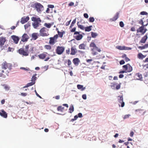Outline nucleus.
I'll return each instance as SVG.
<instances>
[{
    "label": "nucleus",
    "mask_w": 148,
    "mask_h": 148,
    "mask_svg": "<svg viewBox=\"0 0 148 148\" xmlns=\"http://www.w3.org/2000/svg\"><path fill=\"white\" fill-rule=\"evenodd\" d=\"M125 63L124 61L123 60H122L120 61L119 63L121 65L124 64Z\"/></svg>",
    "instance_id": "nucleus-50"
},
{
    "label": "nucleus",
    "mask_w": 148,
    "mask_h": 148,
    "mask_svg": "<svg viewBox=\"0 0 148 148\" xmlns=\"http://www.w3.org/2000/svg\"><path fill=\"white\" fill-rule=\"evenodd\" d=\"M82 97L83 99H86V96L85 94H84L82 95Z\"/></svg>",
    "instance_id": "nucleus-55"
},
{
    "label": "nucleus",
    "mask_w": 148,
    "mask_h": 148,
    "mask_svg": "<svg viewBox=\"0 0 148 148\" xmlns=\"http://www.w3.org/2000/svg\"><path fill=\"white\" fill-rule=\"evenodd\" d=\"M35 83V82H30L29 83H28L25 86H24L23 87V88L28 87L29 86H32Z\"/></svg>",
    "instance_id": "nucleus-25"
},
{
    "label": "nucleus",
    "mask_w": 148,
    "mask_h": 148,
    "mask_svg": "<svg viewBox=\"0 0 148 148\" xmlns=\"http://www.w3.org/2000/svg\"><path fill=\"white\" fill-rule=\"evenodd\" d=\"M119 13L118 12H116L115 15L112 18L110 19L111 21H116L119 18Z\"/></svg>",
    "instance_id": "nucleus-18"
},
{
    "label": "nucleus",
    "mask_w": 148,
    "mask_h": 148,
    "mask_svg": "<svg viewBox=\"0 0 148 148\" xmlns=\"http://www.w3.org/2000/svg\"><path fill=\"white\" fill-rule=\"evenodd\" d=\"M0 115L5 118H7L8 116L7 113L3 110H0Z\"/></svg>",
    "instance_id": "nucleus-13"
},
{
    "label": "nucleus",
    "mask_w": 148,
    "mask_h": 148,
    "mask_svg": "<svg viewBox=\"0 0 148 148\" xmlns=\"http://www.w3.org/2000/svg\"><path fill=\"white\" fill-rule=\"evenodd\" d=\"M12 66V65L10 63H7L6 61L4 62L2 64V68L4 69H11Z\"/></svg>",
    "instance_id": "nucleus-6"
},
{
    "label": "nucleus",
    "mask_w": 148,
    "mask_h": 148,
    "mask_svg": "<svg viewBox=\"0 0 148 148\" xmlns=\"http://www.w3.org/2000/svg\"><path fill=\"white\" fill-rule=\"evenodd\" d=\"M130 30L132 32L135 31V28L134 27H132L130 29Z\"/></svg>",
    "instance_id": "nucleus-53"
},
{
    "label": "nucleus",
    "mask_w": 148,
    "mask_h": 148,
    "mask_svg": "<svg viewBox=\"0 0 148 148\" xmlns=\"http://www.w3.org/2000/svg\"><path fill=\"white\" fill-rule=\"evenodd\" d=\"M48 7L49 8H53L54 7V6L53 5H48Z\"/></svg>",
    "instance_id": "nucleus-61"
},
{
    "label": "nucleus",
    "mask_w": 148,
    "mask_h": 148,
    "mask_svg": "<svg viewBox=\"0 0 148 148\" xmlns=\"http://www.w3.org/2000/svg\"><path fill=\"white\" fill-rule=\"evenodd\" d=\"M125 60L126 62H127L130 60V59L127 57H126L125 58Z\"/></svg>",
    "instance_id": "nucleus-64"
},
{
    "label": "nucleus",
    "mask_w": 148,
    "mask_h": 148,
    "mask_svg": "<svg viewBox=\"0 0 148 148\" xmlns=\"http://www.w3.org/2000/svg\"><path fill=\"white\" fill-rule=\"evenodd\" d=\"M84 16L86 18H87L88 17V16L87 14V13H84Z\"/></svg>",
    "instance_id": "nucleus-52"
},
{
    "label": "nucleus",
    "mask_w": 148,
    "mask_h": 148,
    "mask_svg": "<svg viewBox=\"0 0 148 148\" xmlns=\"http://www.w3.org/2000/svg\"><path fill=\"white\" fill-rule=\"evenodd\" d=\"M91 36L92 38H95L98 36V34L96 33L91 32Z\"/></svg>",
    "instance_id": "nucleus-30"
},
{
    "label": "nucleus",
    "mask_w": 148,
    "mask_h": 148,
    "mask_svg": "<svg viewBox=\"0 0 148 148\" xmlns=\"http://www.w3.org/2000/svg\"><path fill=\"white\" fill-rule=\"evenodd\" d=\"M126 73V71L124 70L121 71H120L119 72V73Z\"/></svg>",
    "instance_id": "nucleus-62"
},
{
    "label": "nucleus",
    "mask_w": 148,
    "mask_h": 148,
    "mask_svg": "<svg viewBox=\"0 0 148 148\" xmlns=\"http://www.w3.org/2000/svg\"><path fill=\"white\" fill-rule=\"evenodd\" d=\"M147 39V34L142 38L141 40L140 41V42L142 43H145Z\"/></svg>",
    "instance_id": "nucleus-19"
},
{
    "label": "nucleus",
    "mask_w": 148,
    "mask_h": 148,
    "mask_svg": "<svg viewBox=\"0 0 148 148\" xmlns=\"http://www.w3.org/2000/svg\"><path fill=\"white\" fill-rule=\"evenodd\" d=\"M29 17L28 16L26 17H22L21 19V22L22 24H23L27 22L29 19Z\"/></svg>",
    "instance_id": "nucleus-12"
},
{
    "label": "nucleus",
    "mask_w": 148,
    "mask_h": 148,
    "mask_svg": "<svg viewBox=\"0 0 148 148\" xmlns=\"http://www.w3.org/2000/svg\"><path fill=\"white\" fill-rule=\"evenodd\" d=\"M130 116V114H126L124 115L123 119H126L127 118H128Z\"/></svg>",
    "instance_id": "nucleus-45"
},
{
    "label": "nucleus",
    "mask_w": 148,
    "mask_h": 148,
    "mask_svg": "<svg viewBox=\"0 0 148 148\" xmlns=\"http://www.w3.org/2000/svg\"><path fill=\"white\" fill-rule=\"evenodd\" d=\"M123 69L126 71V73L130 72L133 70L132 67L129 64H127L126 65H123Z\"/></svg>",
    "instance_id": "nucleus-4"
},
{
    "label": "nucleus",
    "mask_w": 148,
    "mask_h": 148,
    "mask_svg": "<svg viewBox=\"0 0 148 148\" xmlns=\"http://www.w3.org/2000/svg\"><path fill=\"white\" fill-rule=\"evenodd\" d=\"M71 64V60H67V64L69 67H70V65Z\"/></svg>",
    "instance_id": "nucleus-43"
},
{
    "label": "nucleus",
    "mask_w": 148,
    "mask_h": 148,
    "mask_svg": "<svg viewBox=\"0 0 148 148\" xmlns=\"http://www.w3.org/2000/svg\"><path fill=\"white\" fill-rule=\"evenodd\" d=\"M29 48V45H27L25 47V51L27 52H29L28 49Z\"/></svg>",
    "instance_id": "nucleus-42"
},
{
    "label": "nucleus",
    "mask_w": 148,
    "mask_h": 148,
    "mask_svg": "<svg viewBox=\"0 0 148 148\" xmlns=\"http://www.w3.org/2000/svg\"><path fill=\"white\" fill-rule=\"evenodd\" d=\"M35 92L36 96L40 98H42L37 93L36 91L35 90Z\"/></svg>",
    "instance_id": "nucleus-56"
},
{
    "label": "nucleus",
    "mask_w": 148,
    "mask_h": 148,
    "mask_svg": "<svg viewBox=\"0 0 148 148\" xmlns=\"http://www.w3.org/2000/svg\"><path fill=\"white\" fill-rule=\"evenodd\" d=\"M27 94L26 93H24V92H22L21 93V96H27Z\"/></svg>",
    "instance_id": "nucleus-51"
},
{
    "label": "nucleus",
    "mask_w": 148,
    "mask_h": 148,
    "mask_svg": "<svg viewBox=\"0 0 148 148\" xmlns=\"http://www.w3.org/2000/svg\"><path fill=\"white\" fill-rule=\"evenodd\" d=\"M92 27V26L91 25L88 27H85V31L86 32H90L91 30V28Z\"/></svg>",
    "instance_id": "nucleus-26"
},
{
    "label": "nucleus",
    "mask_w": 148,
    "mask_h": 148,
    "mask_svg": "<svg viewBox=\"0 0 148 148\" xmlns=\"http://www.w3.org/2000/svg\"><path fill=\"white\" fill-rule=\"evenodd\" d=\"M74 38L77 40H81L83 37V36L82 34H79L74 36Z\"/></svg>",
    "instance_id": "nucleus-22"
},
{
    "label": "nucleus",
    "mask_w": 148,
    "mask_h": 148,
    "mask_svg": "<svg viewBox=\"0 0 148 148\" xmlns=\"http://www.w3.org/2000/svg\"><path fill=\"white\" fill-rule=\"evenodd\" d=\"M19 53L23 56H27L28 55L29 52H27L23 48H20L18 50Z\"/></svg>",
    "instance_id": "nucleus-10"
},
{
    "label": "nucleus",
    "mask_w": 148,
    "mask_h": 148,
    "mask_svg": "<svg viewBox=\"0 0 148 148\" xmlns=\"http://www.w3.org/2000/svg\"><path fill=\"white\" fill-rule=\"evenodd\" d=\"M78 117L81 118L82 117V114L81 113H79L78 114Z\"/></svg>",
    "instance_id": "nucleus-57"
},
{
    "label": "nucleus",
    "mask_w": 148,
    "mask_h": 148,
    "mask_svg": "<svg viewBox=\"0 0 148 148\" xmlns=\"http://www.w3.org/2000/svg\"><path fill=\"white\" fill-rule=\"evenodd\" d=\"M58 35L60 37L62 38L63 36V33L62 32H60L59 31H58Z\"/></svg>",
    "instance_id": "nucleus-41"
},
{
    "label": "nucleus",
    "mask_w": 148,
    "mask_h": 148,
    "mask_svg": "<svg viewBox=\"0 0 148 148\" xmlns=\"http://www.w3.org/2000/svg\"><path fill=\"white\" fill-rule=\"evenodd\" d=\"M74 5V3L71 2L69 3L68 5L69 6H72L73 5Z\"/></svg>",
    "instance_id": "nucleus-59"
},
{
    "label": "nucleus",
    "mask_w": 148,
    "mask_h": 148,
    "mask_svg": "<svg viewBox=\"0 0 148 148\" xmlns=\"http://www.w3.org/2000/svg\"><path fill=\"white\" fill-rule=\"evenodd\" d=\"M134 134V133L133 131H131L130 134V136L131 137H133Z\"/></svg>",
    "instance_id": "nucleus-58"
},
{
    "label": "nucleus",
    "mask_w": 148,
    "mask_h": 148,
    "mask_svg": "<svg viewBox=\"0 0 148 148\" xmlns=\"http://www.w3.org/2000/svg\"><path fill=\"white\" fill-rule=\"evenodd\" d=\"M12 38L14 41V42L16 44H17L18 43V41L19 40V38L18 36H16L13 35L12 36Z\"/></svg>",
    "instance_id": "nucleus-15"
},
{
    "label": "nucleus",
    "mask_w": 148,
    "mask_h": 148,
    "mask_svg": "<svg viewBox=\"0 0 148 148\" xmlns=\"http://www.w3.org/2000/svg\"><path fill=\"white\" fill-rule=\"evenodd\" d=\"M58 37V36L57 34H56L53 37L50 38V40L49 42V44L52 45H54L55 43L56 42V40Z\"/></svg>",
    "instance_id": "nucleus-7"
},
{
    "label": "nucleus",
    "mask_w": 148,
    "mask_h": 148,
    "mask_svg": "<svg viewBox=\"0 0 148 148\" xmlns=\"http://www.w3.org/2000/svg\"><path fill=\"white\" fill-rule=\"evenodd\" d=\"M31 20L34 22L32 25L34 28L37 29L39 25H41L40 23L41 21L40 18L33 16L32 17Z\"/></svg>",
    "instance_id": "nucleus-1"
},
{
    "label": "nucleus",
    "mask_w": 148,
    "mask_h": 148,
    "mask_svg": "<svg viewBox=\"0 0 148 148\" xmlns=\"http://www.w3.org/2000/svg\"><path fill=\"white\" fill-rule=\"evenodd\" d=\"M5 37H0V46L1 47L4 45L6 41Z\"/></svg>",
    "instance_id": "nucleus-14"
},
{
    "label": "nucleus",
    "mask_w": 148,
    "mask_h": 148,
    "mask_svg": "<svg viewBox=\"0 0 148 148\" xmlns=\"http://www.w3.org/2000/svg\"><path fill=\"white\" fill-rule=\"evenodd\" d=\"M77 26L78 28H80L81 29L84 30L85 27L83 25L78 24V22L77 23Z\"/></svg>",
    "instance_id": "nucleus-32"
},
{
    "label": "nucleus",
    "mask_w": 148,
    "mask_h": 148,
    "mask_svg": "<svg viewBox=\"0 0 148 148\" xmlns=\"http://www.w3.org/2000/svg\"><path fill=\"white\" fill-rule=\"evenodd\" d=\"M90 47L92 48L91 49V51H92V54L93 55L97 54V53L95 51V50H96L99 52H100L101 51V50L96 46V45L94 42H91L90 45Z\"/></svg>",
    "instance_id": "nucleus-2"
},
{
    "label": "nucleus",
    "mask_w": 148,
    "mask_h": 148,
    "mask_svg": "<svg viewBox=\"0 0 148 148\" xmlns=\"http://www.w3.org/2000/svg\"><path fill=\"white\" fill-rule=\"evenodd\" d=\"M37 33H33L32 34V38L34 40H36L38 38Z\"/></svg>",
    "instance_id": "nucleus-23"
},
{
    "label": "nucleus",
    "mask_w": 148,
    "mask_h": 148,
    "mask_svg": "<svg viewBox=\"0 0 148 148\" xmlns=\"http://www.w3.org/2000/svg\"><path fill=\"white\" fill-rule=\"evenodd\" d=\"M118 97H119V101L120 103H121V102H123V96L122 95L121 96H119Z\"/></svg>",
    "instance_id": "nucleus-34"
},
{
    "label": "nucleus",
    "mask_w": 148,
    "mask_h": 148,
    "mask_svg": "<svg viewBox=\"0 0 148 148\" xmlns=\"http://www.w3.org/2000/svg\"><path fill=\"white\" fill-rule=\"evenodd\" d=\"M71 50L70 54L72 55H75L77 52V51L76 49L75 48H74L73 47H72L71 48Z\"/></svg>",
    "instance_id": "nucleus-21"
},
{
    "label": "nucleus",
    "mask_w": 148,
    "mask_h": 148,
    "mask_svg": "<svg viewBox=\"0 0 148 148\" xmlns=\"http://www.w3.org/2000/svg\"><path fill=\"white\" fill-rule=\"evenodd\" d=\"M75 22H76V19H74L72 22L71 25L70 27H72L74 25L75 23Z\"/></svg>",
    "instance_id": "nucleus-40"
},
{
    "label": "nucleus",
    "mask_w": 148,
    "mask_h": 148,
    "mask_svg": "<svg viewBox=\"0 0 148 148\" xmlns=\"http://www.w3.org/2000/svg\"><path fill=\"white\" fill-rule=\"evenodd\" d=\"M36 75V74H35L34 76H33L32 78L31 81L32 82H34L36 79V77L35 76Z\"/></svg>",
    "instance_id": "nucleus-36"
},
{
    "label": "nucleus",
    "mask_w": 148,
    "mask_h": 148,
    "mask_svg": "<svg viewBox=\"0 0 148 148\" xmlns=\"http://www.w3.org/2000/svg\"><path fill=\"white\" fill-rule=\"evenodd\" d=\"M57 110L58 111L62 112L64 111V108L62 107L61 106H59L58 107Z\"/></svg>",
    "instance_id": "nucleus-29"
},
{
    "label": "nucleus",
    "mask_w": 148,
    "mask_h": 148,
    "mask_svg": "<svg viewBox=\"0 0 148 148\" xmlns=\"http://www.w3.org/2000/svg\"><path fill=\"white\" fill-rule=\"evenodd\" d=\"M30 23H27V24H26L24 25V27L25 29H27L29 26H30Z\"/></svg>",
    "instance_id": "nucleus-39"
},
{
    "label": "nucleus",
    "mask_w": 148,
    "mask_h": 148,
    "mask_svg": "<svg viewBox=\"0 0 148 148\" xmlns=\"http://www.w3.org/2000/svg\"><path fill=\"white\" fill-rule=\"evenodd\" d=\"M119 25L121 27H123L124 25L123 22L121 21L119 23Z\"/></svg>",
    "instance_id": "nucleus-44"
},
{
    "label": "nucleus",
    "mask_w": 148,
    "mask_h": 148,
    "mask_svg": "<svg viewBox=\"0 0 148 148\" xmlns=\"http://www.w3.org/2000/svg\"><path fill=\"white\" fill-rule=\"evenodd\" d=\"M32 7L36 8L37 11L39 13L41 12L42 9L43 8V6L40 3H34Z\"/></svg>",
    "instance_id": "nucleus-3"
},
{
    "label": "nucleus",
    "mask_w": 148,
    "mask_h": 148,
    "mask_svg": "<svg viewBox=\"0 0 148 148\" xmlns=\"http://www.w3.org/2000/svg\"><path fill=\"white\" fill-rule=\"evenodd\" d=\"M94 18L93 17H90L89 19V21L90 22H93L94 21Z\"/></svg>",
    "instance_id": "nucleus-38"
},
{
    "label": "nucleus",
    "mask_w": 148,
    "mask_h": 148,
    "mask_svg": "<svg viewBox=\"0 0 148 148\" xmlns=\"http://www.w3.org/2000/svg\"><path fill=\"white\" fill-rule=\"evenodd\" d=\"M83 86L80 85L78 84L77 85V88L79 89H80L82 88Z\"/></svg>",
    "instance_id": "nucleus-48"
},
{
    "label": "nucleus",
    "mask_w": 148,
    "mask_h": 148,
    "mask_svg": "<svg viewBox=\"0 0 148 148\" xmlns=\"http://www.w3.org/2000/svg\"><path fill=\"white\" fill-rule=\"evenodd\" d=\"M134 77L137 79L142 80V75L139 73H136L135 74Z\"/></svg>",
    "instance_id": "nucleus-16"
},
{
    "label": "nucleus",
    "mask_w": 148,
    "mask_h": 148,
    "mask_svg": "<svg viewBox=\"0 0 148 148\" xmlns=\"http://www.w3.org/2000/svg\"><path fill=\"white\" fill-rule=\"evenodd\" d=\"M46 29L44 27H43L40 30V35L42 36H47L49 35V34L47 32H46Z\"/></svg>",
    "instance_id": "nucleus-9"
},
{
    "label": "nucleus",
    "mask_w": 148,
    "mask_h": 148,
    "mask_svg": "<svg viewBox=\"0 0 148 148\" xmlns=\"http://www.w3.org/2000/svg\"><path fill=\"white\" fill-rule=\"evenodd\" d=\"M85 47L86 45L84 43L81 44L79 46V48L80 49H85Z\"/></svg>",
    "instance_id": "nucleus-27"
},
{
    "label": "nucleus",
    "mask_w": 148,
    "mask_h": 148,
    "mask_svg": "<svg viewBox=\"0 0 148 148\" xmlns=\"http://www.w3.org/2000/svg\"><path fill=\"white\" fill-rule=\"evenodd\" d=\"M75 30H76V28L75 27H74L71 30V32H75Z\"/></svg>",
    "instance_id": "nucleus-60"
},
{
    "label": "nucleus",
    "mask_w": 148,
    "mask_h": 148,
    "mask_svg": "<svg viewBox=\"0 0 148 148\" xmlns=\"http://www.w3.org/2000/svg\"><path fill=\"white\" fill-rule=\"evenodd\" d=\"M47 52H44L38 55V56L40 59H45L46 58L45 60V61H47L48 60L50 59V58L49 57H47Z\"/></svg>",
    "instance_id": "nucleus-5"
},
{
    "label": "nucleus",
    "mask_w": 148,
    "mask_h": 148,
    "mask_svg": "<svg viewBox=\"0 0 148 148\" xmlns=\"http://www.w3.org/2000/svg\"><path fill=\"white\" fill-rule=\"evenodd\" d=\"M138 48L141 50L145 49V47L144 46H139L138 47Z\"/></svg>",
    "instance_id": "nucleus-54"
},
{
    "label": "nucleus",
    "mask_w": 148,
    "mask_h": 148,
    "mask_svg": "<svg viewBox=\"0 0 148 148\" xmlns=\"http://www.w3.org/2000/svg\"><path fill=\"white\" fill-rule=\"evenodd\" d=\"M29 38L28 35L26 34H24L22 36L21 41L23 42H26Z\"/></svg>",
    "instance_id": "nucleus-11"
},
{
    "label": "nucleus",
    "mask_w": 148,
    "mask_h": 148,
    "mask_svg": "<svg viewBox=\"0 0 148 148\" xmlns=\"http://www.w3.org/2000/svg\"><path fill=\"white\" fill-rule=\"evenodd\" d=\"M52 25L50 23H45L44 25L45 26L48 28H51Z\"/></svg>",
    "instance_id": "nucleus-28"
},
{
    "label": "nucleus",
    "mask_w": 148,
    "mask_h": 148,
    "mask_svg": "<svg viewBox=\"0 0 148 148\" xmlns=\"http://www.w3.org/2000/svg\"><path fill=\"white\" fill-rule=\"evenodd\" d=\"M20 69H23L24 70H25V71H29V68H27V69L23 67H21L20 68Z\"/></svg>",
    "instance_id": "nucleus-49"
},
{
    "label": "nucleus",
    "mask_w": 148,
    "mask_h": 148,
    "mask_svg": "<svg viewBox=\"0 0 148 148\" xmlns=\"http://www.w3.org/2000/svg\"><path fill=\"white\" fill-rule=\"evenodd\" d=\"M64 47L58 46L56 50V53L58 55L61 54L64 52Z\"/></svg>",
    "instance_id": "nucleus-8"
},
{
    "label": "nucleus",
    "mask_w": 148,
    "mask_h": 148,
    "mask_svg": "<svg viewBox=\"0 0 148 148\" xmlns=\"http://www.w3.org/2000/svg\"><path fill=\"white\" fill-rule=\"evenodd\" d=\"M140 14L142 15H147V13L146 12L143 11L140 12Z\"/></svg>",
    "instance_id": "nucleus-46"
},
{
    "label": "nucleus",
    "mask_w": 148,
    "mask_h": 148,
    "mask_svg": "<svg viewBox=\"0 0 148 148\" xmlns=\"http://www.w3.org/2000/svg\"><path fill=\"white\" fill-rule=\"evenodd\" d=\"M125 46H118L117 47V48L120 50H125Z\"/></svg>",
    "instance_id": "nucleus-33"
},
{
    "label": "nucleus",
    "mask_w": 148,
    "mask_h": 148,
    "mask_svg": "<svg viewBox=\"0 0 148 148\" xmlns=\"http://www.w3.org/2000/svg\"><path fill=\"white\" fill-rule=\"evenodd\" d=\"M138 58L139 59H142L145 57V56L143 55L141 53H139L137 56Z\"/></svg>",
    "instance_id": "nucleus-24"
},
{
    "label": "nucleus",
    "mask_w": 148,
    "mask_h": 148,
    "mask_svg": "<svg viewBox=\"0 0 148 148\" xmlns=\"http://www.w3.org/2000/svg\"><path fill=\"white\" fill-rule=\"evenodd\" d=\"M2 86L4 87V88L6 90H8L9 89V87L6 84H3Z\"/></svg>",
    "instance_id": "nucleus-35"
},
{
    "label": "nucleus",
    "mask_w": 148,
    "mask_h": 148,
    "mask_svg": "<svg viewBox=\"0 0 148 148\" xmlns=\"http://www.w3.org/2000/svg\"><path fill=\"white\" fill-rule=\"evenodd\" d=\"M45 48L47 50H50L51 49V47L49 45H45Z\"/></svg>",
    "instance_id": "nucleus-37"
},
{
    "label": "nucleus",
    "mask_w": 148,
    "mask_h": 148,
    "mask_svg": "<svg viewBox=\"0 0 148 148\" xmlns=\"http://www.w3.org/2000/svg\"><path fill=\"white\" fill-rule=\"evenodd\" d=\"M139 23L141 25H142V26H143L144 22L143 21L142 19H141L140 20V21H139Z\"/></svg>",
    "instance_id": "nucleus-47"
},
{
    "label": "nucleus",
    "mask_w": 148,
    "mask_h": 148,
    "mask_svg": "<svg viewBox=\"0 0 148 148\" xmlns=\"http://www.w3.org/2000/svg\"><path fill=\"white\" fill-rule=\"evenodd\" d=\"M73 62L75 65L77 66L80 62V60L78 58H75L73 59Z\"/></svg>",
    "instance_id": "nucleus-17"
},
{
    "label": "nucleus",
    "mask_w": 148,
    "mask_h": 148,
    "mask_svg": "<svg viewBox=\"0 0 148 148\" xmlns=\"http://www.w3.org/2000/svg\"><path fill=\"white\" fill-rule=\"evenodd\" d=\"M74 107L72 105H71L70 106L69 109V112L70 113H72L74 111Z\"/></svg>",
    "instance_id": "nucleus-31"
},
{
    "label": "nucleus",
    "mask_w": 148,
    "mask_h": 148,
    "mask_svg": "<svg viewBox=\"0 0 148 148\" xmlns=\"http://www.w3.org/2000/svg\"><path fill=\"white\" fill-rule=\"evenodd\" d=\"M144 28L143 26H142L140 27L137 30V33H138L139 32H140L142 34V33H143V30H144Z\"/></svg>",
    "instance_id": "nucleus-20"
},
{
    "label": "nucleus",
    "mask_w": 148,
    "mask_h": 148,
    "mask_svg": "<svg viewBox=\"0 0 148 148\" xmlns=\"http://www.w3.org/2000/svg\"><path fill=\"white\" fill-rule=\"evenodd\" d=\"M86 61L87 62L90 63L91 61H92V59H88Z\"/></svg>",
    "instance_id": "nucleus-63"
}]
</instances>
